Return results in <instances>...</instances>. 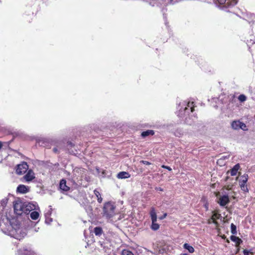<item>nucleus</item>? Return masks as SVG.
<instances>
[{"label": "nucleus", "instance_id": "obj_14", "mask_svg": "<svg viewBox=\"0 0 255 255\" xmlns=\"http://www.w3.org/2000/svg\"><path fill=\"white\" fill-rule=\"evenodd\" d=\"M130 177V174L128 172L126 171H122L118 174L117 177L119 179L128 178Z\"/></svg>", "mask_w": 255, "mask_h": 255}, {"label": "nucleus", "instance_id": "obj_36", "mask_svg": "<svg viewBox=\"0 0 255 255\" xmlns=\"http://www.w3.org/2000/svg\"><path fill=\"white\" fill-rule=\"evenodd\" d=\"M53 150H54V152H57V149H56V148H54L53 149Z\"/></svg>", "mask_w": 255, "mask_h": 255}, {"label": "nucleus", "instance_id": "obj_25", "mask_svg": "<svg viewBox=\"0 0 255 255\" xmlns=\"http://www.w3.org/2000/svg\"><path fill=\"white\" fill-rule=\"evenodd\" d=\"M187 106V107L190 108L191 112H193L194 111V107H195L194 102H188Z\"/></svg>", "mask_w": 255, "mask_h": 255}, {"label": "nucleus", "instance_id": "obj_5", "mask_svg": "<svg viewBox=\"0 0 255 255\" xmlns=\"http://www.w3.org/2000/svg\"><path fill=\"white\" fill-rule=\"evenodd\" d=\"M28 169V165L26 162H22L21 164L17 165L16 172L17 174L22 175L25 173Z\"/></svg>", "mask_w": 255, "mask_h": 255}, {"label": "nucleus", "instance_id": "obj_19", "mask_svg": "<svg viewBox=\"0 0 255 255\" xmlns=\"http://www.w3.org/2000/svg\"><path fill=\"white\" fill-rule=\"evenodd\" d=\"M94 193L95 195L97 197L98 202L99 203H101L103 201V198L101 196L100 192L97 189H95L94 191Z\"/></svg>", "mask_w": 255, "mask_h": 255}, {"label": "nucleus", "instance_id": "obj_6", "mask_svg": "<svg viewBox=\"0 0 255 255\" xmlns=\"http://www.w3.org/2000/svg\"><path fill=\"white\" fill-rule=\"evenodd\" d=\"M23 202L21 201L16 202L13 205L15 213L18 215H21L23 214Z\"/></svg>", "mask_w": 255, "mask_h": 255}, {"label": "nucleus", "instance_id": "obj_1", "mask_svg": "<svg viewBox=\"0 0 255 255\" xmlns=\"http://www.w3.org/2000/svg\"><path fill=\"white\" fill-rule=\"evenodd\" d=\"M116 206L111 202H107L104 205L103 208V216L107 219L112 218L115 215Z\"/></svg>", "mask_w": 255, "mask_h": 255}, {"label": "nucleus", "instance_id": "obj_3", "mask_svg": "<svg viewBox=\"0 0 255 255\" xmlns=\"http://www.w3.org/2000/svg\"><path fill=\"white\" fill-rule=\"evenodd\" d=\"M249 176L247 174H244L243 175L239 177V185L241 190L246 193L249 192V189L247 183L248 181Z\"/></svg>", "mask_w": 255, "mask_h": 255}, {"label": "nucleus", "instance_id": "obj_37", "mask_svg": "<svg viewBox=\"0 0 255 255\" xmlns=\"http://www.w3.org/2000/svg\"><path fill=\"white\" fill-rule=\"evenodd\" d=\"M222 238L223 239H225L226 238V236L225 235H224L223 237H222Z\"/></svg>", "mask_w": 255, "mask_h": 255}, {"label": "nucleus", "instance_id": "obj_10", "mask_svg": "<svg viewBox=\"0 0 255 255\" xmlns=\"http://www.w3.org/2000/svg\"><path fill=\"white\" fill-rule=\"evenodd\" d=\"M24 179L27 182L31 181L35 178L34 173L32 170H28L26 174L23 176Z\"/></svg>", "mask_w": 255, "mask_h": 255}, {"label": "nucleus", "instance_id": "obj_11", "mask_svg": "<svg viewBox=\"0 0 255 255\" xmlns=\"http://www.w3.org/2000/svg\"><path fill=\"white\" fill-rule=\"evenodd\" d=\"M230 202L228 195H223L219 198L218 203L221 206H225Z\"/></svg>", "mask_w": 255, "mask_h": 255}, {"label": "nucleus", "instance_id": "obj_17", "mask_svg": "<svg viewBox=\"0 0 255 255\" xmlns=\"http://www.w3.org/2000/svg\"><path fill=\"white\" fill-rule=\"evenodd\" d=\"M154 134V131L153 130L149 129L146 131H142L141 133V136L142 137H145L149 135H153Z\"/></svg>", "mask_w": 255, "mask_h": 255}, {"label": "nucleus", "instance_id": "obj_23", "mask_svg": "<svg viewBox=\"0 0 255 255\" xmlns=\"http://www.w3.org/2000/svg\"><path fill=\"white\" fill-rule=\"evenodd\" d=\"M122 255H134L133 253L127 249H124L122 251Z\"/></svg>", "mask_w": 255, "mask_h": 255}, {"label": "nucleus", "instance_id": "obj_26", "mask_svg": "<svg viewBox=\"0 0 255 255\" xmlns=\"http://www.w3.org/2000/svg\"><path fill=\"white\" fill-rule=\"evenodd\" d=\"M242 129L244 131H247L248 130L247 127L245 124L241 122V125L240 126V129Z\"/></svg>", "mask_w": 255, "mask_h": 255}, {"label": "nucleus", "instance_id": "obj_27", "mask_svg": "<svg viewBox=\"0 0 255 255\" xmlns=\"http://www.w3.org/2000/svg\"><path fill=\"white\" fill-rule=\"evenodd\" d=\"M238 99L240 102H243L247 100V97L245 95L242 94L239 96Z\"/></svg>", "mask_w": 255, "mask_h": 255}, {"label": "nucleus", "instance_id": "obj_24", "mask_svg": "<svg viewBox=\"0 0 255 255\" xmlns=\"http://www.w3.org/2000/svg\"><path fill=\"white\" fill-rule=\"evenodd\" d=\"M231 233L233 235H236L237 233L236 226L233 223L231 225Z\"/></svg>", "mask_w": 255, "mask_h": 255}, {"label": "nucleus", "instance_id": "obj_29", "mask_svg": "<svg viewBox=\"0 0 255 255\" xmlns=\"http://www.w3.org/2000/svg\"><path fill=\"white\" fill-rule=\"evenodd\" d=\"M161 167L163 168L167 169L169 171H171L172 170V169H171V167H170L169 166H166V165H162L161 166Z\"/></svg>", "mask_w": 255, "mask_h": 255}, {"label": "nucleus", "instance_id": "obj_31", "mask_svg": "<svg viewBox=\"0 0 255 255\" xmlns=\"http://www.w3.org/2000/svg\"><path fill=\"white\" fill-rule=\"evenodd\" d=\"M244 255H249V251H248L247 250H244L243 251Z\"/></svg>", "mask_w": 255, "mask_h": 255}, {"label": "nucleus", "instance_id": "obj_22", "mask_svg": "<svg viewBox=\"0 0 255 255\" xmlns=\"http://www.w3.org/2000/svg\"><path fill=\"white\" fill-rule=\"evenodd\" d=\"M30 216L32 220H36L38 218L39 214L38 212L34 211L30 213Z\"/></svg>", "mask_w": 255, "mask_h": 255}, {"label": "nucleus", "instance_id": "obj_32", "mask_svg": "<svg viewBox=\"0 0 255 255\" xmlns=\"http://www.w3.org/2000/svg\"><path fill=\"white\" fill-rule=\"evenodd\" d=\"M167 216V213H164L161 217H159L160 220L164 219Z\"/></svg>", "mask_w": 255, "mask_h": 255}, {"label": "nucleus", "instance_id": "obj_4", "mask_svg": "<svg viewBox=\"0 0 255 255\" xmlns=\"http://www.w3.org/2000/svg\"><path fill=\"white\" fill-rule=\"evenodd\" d=\"M216 3H219L220 5L224 4V7H229L233 6L237 4L238 0H214Z\"/></svg>", "mask_w": 255, "mask_h": 255}, {"label": "nucleus", "instance_id": "obj_33", "mask_svg": "<svg viewBox=\"0 0 255 255\" xmlns=\"http://www.w3.org/2000/svg\"><path fill=\"white\" fill-rule=\"evenodd\" d=\"M67 143H68V145H69V146H70L71 147L74 146V144L71 141L68 142Z\"/></svg>", "mask_w": 255, "mask_h": 255}, {"label": "nucleus", "instance_id": "obj_39", "mask_svg": "<svg viewBox=\"0 0 255 255\" xmlns=\"http://www.w3.org/2000/svg\"><path fill=\"white\" fill-rule=\"evenodd\" d=\"M181 255H188L187 254H182Z\"/></svg>", "mask_w": 255, "mask_h": 255}, {"label": "nucleus", "instance_id": "obj_13", "mask_svg": "<svg viewBox=\"0 0 255 255\" xmlns=\"http://www.w3.org/2000/svg\"><path fill=\"white\" fill-rule=\"evenodd\" d=\"M59 188L63 191H68L70 190V188L66 185V180L64 179L60 181Z\"/></svg>", "mask_w": 255, "mask_h": 255}, {"label": "nucleus", "instance_id": "obj_7", "mask_svg": "<svg viewBox=\"0 0 255 255\" xmlns=\"http://www.w3.org/2000/svg\"><path fill=\"white\" fill-rule=\"evenodd\" d=\"M18 255H37V254L30 248H23L18 250Z\"/></svg>", "mask_w": 255, "mask_h": 255}, {"label": "nucleus", "instance_id": "obj_9", "mask_svg": "<svg viewBox=\"0 0 255 255\" xmlns=\"http://www.w3.org/2000/svg\"><path fill=\"white\" fill-rule=\"evenodd\" d=\"M23 207V213L25 214H28L30 211L35 209L34 205L30 203L24 202Z\"/></svg>", "mask_w": 255, "mask_h": 255}, {"label": "nucleus", "instance_id": "obj_2", "mask_svg": "<svg viewBox=\"0 0 255 255\" xmlns=\"http://www.w3.org/2000/svg\"><path fill=\"white\" fill-rule=\"evenodd\" d=\"M149 214L152 221L151 229L153 231H156L159 229V225L156 223L157 215L155 209L154 207L151 208Z\"/></svg>", "mask_w": 255, "mask_h": 255}, {"label": "nucleus", "instance_id": "obj_18", "mask_svg": "<svg viewBox=\"0 0 255 255\" xmlns=\"http://www.w3.org/2000/svg\"><path fill=\"white\" fill-rule=\"evenodd\" d=\"M241 125V122L240 121H234L231 123L232 128L234 129H239L240 126Z\"/></svg>", "mask_w": 255, "mask_h": 255}, {"label": "nucleus", "instance_id": "obj_12", "mask_svg": "<svg viewBox=\"0 0 255 255\" xmlns=\"http://www.w3.org/2000/svg\"><path fill=\"white\" fill-rule=\"evenodd\" d=\"M29 191V188L27 186L21 184L18 186L16 189V192L17 193L25 194Z\"/></svg>", "mask_w": 255, "mask_h": 255}, {"label": "nucleus", "instance_id": "obj_20", "mask_svg": "<svg viewBox=\"0 0 255 255\" xmlns=\"http://www.w3.org/2000/svg\"><path fill=\"white\" fill-rule=\"evenodd\" d=\"M94 232L95 235L100 236L103 232L101 227H96L94 228Z\"/></svg>", "mask_w": 255, "mask_h": 255}, {"label": "nucleus", "instance_id": "obj_28", "mask_svg": "<svg viewBox=\"0 0 255 255\" xmlns=\"http://www.w3.org/2000/svg\"><path fill=\"white\" fill-rule=\"evenodd\" d=\"M167 4H174L178 2L180 0H164Z\"/></svg>", "mask_w": 255, "mask_h": 255}, {"label": "nucleus", "instance_id": "obj_21", "mask_svg": "<svg viewBox=\"0 0 255 255\" xmlns=\"http://www.w3.org/2000/svg\"><path fill=\"white\" fill-rule=\"evenodd\" d=\"M183 247L187 250L189 253H193L194 252V249L193 247L191 246L190 245H189L187 243H185L183 245Z\"/></svg>", "mask_w": 255, "mask_h": 255}, {"label": "nucleus", "instance_id": "obj_35", "mask_svg": "<svg viewBox=\"0 0 255 255\" xmlns=\"http://www.w3.org/2000/svg\"><path fill=\"white\" fill-rule=\"evenodd\" d=\"M2 146V142L1 141H0V149L1 148Z\"/></svg>", "mask_w": 255, "mask_h": 255}, {"label": "nucleus", "instance_id": "obj_34", "mask_svg": "<svg viewBox=\"0 0 255 255\" xmlns=\"http://www.w3.org/2000/svg\"><path fill=\"white\" fill-rule=\"evenodd\" d=\"M156 189L157 190H159L160 191H163V189L161 188V187H159V188H156Z\"/></svg>", "mask_w": 255, "mask_h": 255}, {"label": "nucleus", "instance_id": "obj_15", "mask_svg": "<svg viewBox=\"0 0 255 255\" xmlns=\"http://www.w3.org/2000/svg\"><path fill=\"white\" fill-rule=\"evenodd\" d=\"M230 239L233 242L236 243V246L238 247L242 243V240L238 237L235 236H231Z\"/></svg>", "mask_w": 255, "mask_h": 255}, {"label": "nucleus", "instance_id": "obj_16", "mask_svg": "<svg viewBox=\"0 0 255 255\" xmlns=\"http://www.w3.org/2000/svg\"><path fill=\"white\" fill-rule=\"evenodd\" d=\"M240 168V164L239 163L236 164L234 166V167L231 169L230 173L231 176H235L237 174V172L239 169Z\"/></svg>", "mask_w": 255, "mask_h": 255}, {"label": "nucleus", "instance_id": "obj_38", "mask_svg": "<svg viewBox=\"0 0 255 255\" xmlns=\"http://www.w3.org/2000/svg\"><path fill=\"white\" fill-rule=\"evenodd\" d=\"M226 242H227L228 243H229L230 242H229V240H228V239H227Z\"/></svg>", "mask_w": 255, "mask_h": 255}, {"label": "nucleus", "instance_id": "obj_8", "mask_svg": "<svg viewBox=\"0 0 255 255\" xmlns=\"http://www.w3.org/2000/svg\"><path fill=\"white\" fill-rule=\"evenodd\" d=\"M220 216L221 215L220 214L214 213L212 217L208 220V224H210L211 223H214L216 227H218L219 223L216 220L217 219H219Z\"/></svg>", "mask_w": 255, "mask_h": 255}, {"label": "nucleus", "instance_id": "obj_30", "mask_svg": "<svg viewBox=\"0 0 255 255\" xmlns=\"http://www.w3.org/2000/svg\"><path fill=\"white\" fill-rule=\"evenodd\" d=\"M140 163H142L145 165H150L151 164V163L147 161H145V160H141L140 161Z\"/></svg>", "mask_w": 255, "mask_h": 255}]
</instances>
